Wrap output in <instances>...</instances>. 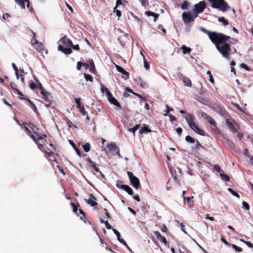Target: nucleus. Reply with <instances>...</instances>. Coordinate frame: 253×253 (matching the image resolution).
<instances>
[{
    "label": "nucleus",
    "instance_id": "obj_1",
    "mask_svg": "<svg viewBox=\"0 0 253 253\" xmlns=\"http://www.w3.org/2000/svg\"><path fill=\"white\" fill-rule=\"evenodd\" d=\"M200 30L208 35L211 41L215 45L216 49L222 56L228 59L231 53L229 41L230 37L221 33L210 32L203 27L200 28Z\"/></svg>",
    "mask_w": 253,
    "mask_h": 253
},
{
    "label": "nucleus",
    "instance_id": "obj_2",
    "mask_svg": "<svg viewBox=\"0 0 253 253\" xmlns=\"http://www.w3.org/2000/svg\"><path fill=\"white\" fill-rule=\"evenodd\" d=\"M183 117L186 120L189 126L194 132L199 135H205L204 131L200 128L195 123V118L194 115L188 113L186 114Z\"/></svg>",
    "mask_w": 253,
    "mask_h": 253
},
{
    "label": "nucleus",
    "instance_id": "obj_3",
    "mask_svg": "<svg viewBox=\"0 0 253 253\" xmlns=\"http://www.w3.org/2000/svg\"><path fill=\"white\" fill-rule=\"evenodd\" d=\"M211 3L212 7L218 9L222 12L226 11L230 7L224 0H209Z\"/></svg>",
    "mask_w": 253,
    "mask_h": 253
},
{
    "label": "nucleus",
    "instance_id": "obj_4",
    "mask_svg": "<svg viewBox=\"0 0 253 253\" xmlns=\"http://www.w3.org/2000/svg\"><path fill=\"white\" fill-rule=\"evenodd\" d=\"M197 14L194 11L184 12L182 15L183 20L186 25L193 22L197 17Z\"/></svg>",
    "mask_w": 253,
    "mask_h": 253
},
{
    "label": "nucleus",
    "instance_id": "obj_5",
    "mask_svg": "<svg viewBox=\"0 0 253 253\" xmlns=\"http://www.w3.org/2000/svg\"><path fill=\"white\" fill-rule=\"evenodd\" d=\"M31 137L34 140V141L38 144V147L40 149H41V147H42L45 143L44 142L42 141L41 142H39L40 140H42L43 138L46 137L45 134H36V135L31 134Z\"/></svg>",
    "mask_w": 253,
    "mask_h": 253
},
{
    "label": "nucleus",
    "instance_id": "obj_6",
    "mask_svg": "<svg viewBox=\"0 0 253 253\" xmlns=\"http://www.w3.org/2000/svg\"><path fill=\"white\" fill-rule=\"evenodd\" d=\"M226 124L229 129L232 132L237 131L239 126L238 124L231 118H227L226 119Z\"/></svg>",
    "mask_w": 253,
    "mask_h": 253
},
{
    "label": "nucleus",
    "instance_id": "obj_7",
    "mask_svg": "<svg viewBox=\"0 0 253 253\" xmlns=\"http://www.w3.org/2000/svg\"><path fill=\"white\" fill-rule=\"evenodd\" d=\"M127 173L129 177L130 181L133 187L135 189L139 188L140 183L138 178L135 176L133 173L130 171H127Z\"/></svg>",
    "mask_w": 253,
    "mask_h": 253
},
{
    "label": "nucleus",
    "instance_id": "obj_8",
    "mask_svg": "<svg viewBox=\"0 0 253 253\" xmlns=\"http://www.w3.org/2000/svg\"><path fill=\"white\" fill-rule=\"evenodd\" d=\"M107 147L108 148L109 151L112 155H118L119 158L121 157L120 154H119V149L117 147L115 143H111L108 144L107 146Z\"/></svg>",
    "mask_w": 253,
    "mask_h": 253
},
{
    "label": "nucleus",
    "instance_id": "obj_9",
    "mask_svg": "<svg viewBox=\"0 0 253 253\" xmlns=\"http://www.w3.org/2000/svg\"><path fill=\"white\" fill-rule=\"evenodd\" d=\"M206 3L204 1H201L198 3L194 5V12L197 13H200L203 11L206 8Z\"/></svg>",
    "mask_w": 253,
    "mask_h": 253
},
{
    "label": "nucleus",
    "instance_id": "obj_10",
    "mask_svg": "<svg viewBox=\"0 0 253 253\" xmlns=\"http://www.w3.org/2000/svg\"><path fill=\"white\" fill-rule=\"evenodd\" d=\"M152 236L154 240H157L164 243L165 245H167L168 242L166 239L164 237L162 236L159 231H154L153 233Z\"/></svg>",
    "mask_w": 253,
    "mask_h": 253
},
{
    "label": "nucleus",
    "instance_id": "obj_11",
    "mask_svg": "<svg viewBox=\"0 0 253 253\" xmlns=\"http://www.w3.org/2000/svg\"><path fill=\"white\" fill-rule=\"evenodd\" d=\"M194 192L193 191L192 192V191H183L182 196L184 201L189 202L194 198Z\"/></svg>",
    "mask_w": 253,
    "mask_h": 253
},
{
    "label": "nucleus",
    "instance_id": "obj_12",
    "mask_svg": "<svg viewBox=\"0 0 253 253\" xmlns=\"http://www.w3.org/2000/svg\"><path fill=\"white\" fill-rule=\"evenodd\" d=\"M58 43H59V44L62 43L68 47H71V46L73 45L72 41L70 39L66 38L65 37L61 39V40L58 42Z\"/></svg>",
    "mask_w": 253,
    "mask_h": 253
},
{
    "label": "nucleus",
    "instance_id": "obj_13",
    "mask_svg": "<svg viewBox=\"0 0 253 253\" xmlns=\"http://www.w3.org/2000/svg\"><path fill=\"white\" fill-rule=\"evenodd\" d=\"M107 98L109 102L116 106H119V103L118 101L113 96L112 93H108L107 95Z\"/></svg>",
    "mask_w": 253,
    "mask_h": 253
},
{
    "label": "nucleus",
    "instance_id": "obj_14",
    "mask_svg": "<svg viewBox=\"0 0 253 253\" xmlns=\"http://www.w3.org/2000/svg\"><path fill=\"white\" fill-rule=\"evenodd\" d=\"M33 47L39 52L42 53L43 51H45L46 54L47 53V51L46 49H44L43 45L42 43L38 42V44H35L33 45Z\"/></svg>",
    "mask_w": 253,
    "mask_h": 253
},
{
    "label": "nucleus",
    "instance_id": "obj_15",
    "mask_svg": "<svg viewBox=\"0 0 253 253\" xmlns=\"http://www.w3.org/2000/svg\"><path fill=\"white\" fill-rule=\"evenodd\" d=\"M112 230L114 234L117 236L118 241L125 246H127L126 242L123 238H121L120 233L115 229L113 228Z\"/></svg>",
    "mask_w": 253,
    "mask_h": 253
},
{
    "label": "nucleus",
    "instance_id": "obj_16",
    "mask_svg": "<svg viewBox=\"0 0 253 253\" xmlns=\"http://www.w3.org/2000/svg\"><path fill=\"white\" fill-rule=\"evenodd\" d=\"M58 49L59 51H61L63 52L66 55L70 54L72 52L71 49L69 48H64L63 46L61 45V44H59L58 46Z\"/></svg>",
    "mask_w": 253,
    "mask_h": 253
},
{
    "label": "nucleus",
    "instance_id": "obj_17",
    "mask_svg": "<svg viewBox=\"0 0 253 253\" xmlns=\"http://www.w3.org/2000/svg\"><path fill=\"white\" fill-rule=\"evenodd\" d=\"M145 14L146 15H147V16H153L154 18V22H156V21L159 16V14H156V13H155L152 12L150 11H145Z\"/></svg>",
    "mask_w": 253,
    "mask_h": 253
},
{
    "label": "nucleus",
    "instance_id": "obj_18",
    "mask_svg": "<svg viewBox=\"0 0 253 253\" xmlns=\"http://www.w3.org/2000/svg\"><path fill=\"white\" fill-rule=\"evenodd\" d=\"M207 120L211 125L215 127V130L217 132H219V129L216 127V124L215 121L211 116L208 118V119Z\"/></svg>",
    "mask_w": 253,
    "mask_h": 253
},
{
    "label": "nucleus",
    "instance_id": "obj_19",
    "mask_svg": "<svg viewBox=\"0 0 253 253\" xmlns=\"http://www.w3.org/2000/svg\"><path fill=\"white\" fill-rule=\"evenodd\" d=\"M181 49L182 50L183 54L189 53L191 51V49L190 47H187L184 45H182Z\"/></svg>",
    "mask_w": 253,
    "mask_h": 253
},
{
    "label": "nucleus",
    "instance_id": "obj_20",
    "mask_svg": "<svg viewBox=\"0 0 253 253\" xmlns=\"http://www.w3.org/2000/svg\"><path fill=\"white\" fill-rule=\"evenodd\" d=\"M117 186L118 188H121L122 190H132L128 185L122 184L121 183H117Z\"/></svg>",
    "mask_w": 253,
    "mask_h": 253
},
{
    "label": "nucleus",
    "instance_id": "obj_21",
    "mask_svg": "<svg viewBox=\"0 0 253 253\" xmlns=\"http://www.w3.org/2000/svg\"><path fill=\"white\" fill-rule=\"evenodd\" d=\"M140 54L143 57V61H144V67L146 70H148L150 68L149 64L146 60L144 54L140 51Z\"/></svg>",
    "mask_w": 253,
    "mask_h": 253
},
{
    "label": "nucleus",
    "instance_id": "obj_22",
    "mask_svg": "<svg viewBox=\"0 0 253 253\" xmlns=\"http://www.w3.org/2000/svg\"><path fill=\"white\" fill-rule=\"evenodd\" d=\"M151 132V130L147 127L146 126H144L143 127L140 128L139 130V133L141 134H143V133L146 132Z\"/></svg>",
    "mask_w": 253,
    "mask_h": 253
},
{
    "label": "nucleus",
    "instance_id": "obj_23",
    "mask_svg": "<svg viewBox=\"0 0 253 253\" xmlns=\"http://www.w3.org/2000/svg\"><path fill=\"white\" fill-rule=\"evenodd\" d=\"M183 82L185 86L190 87L191 86V81L187 78L184 77L183 78Z\"/></svg>",
    "mask_w": 253,
    "mask_h": 253
},
{
    "label": "nucleus",
    "instance_id": "obj_24",
    "mask_svg": "<svg viewBox=\"0 0 253 253\" xmlns=\"http://www.w3.org/2000/svg\"><path fill=\"white\" fill-rule=\"evenodd\" d=\"M86 202L92 207L97 206V203L93 201L92 199H85Z\"/></svg>",
    "mask_w": 253,
    "mask_h": 253
},
{
    "label": "nucleus",
    "instance_id": "obj_25",
    "mask_svg": "<svg viewBox=\"0 0 253 253\" xmlns=\"http://www.w3.org/2000/svg\"><path fill=\"white\" fill-rule=\"evenodd\" d=\"M79 111H80V112L84 116H86V119L87 120L89 119V117H88V116L87 115L85 110V109L84 108V106H82L81 107H80V108H79Z\"/></svg>",
    "mask_w": 253,
    "mask_h": 253
},
{
    "label": "nucleus",
    "instance_id": "obj_26",
    "mask_svg": "<svg viewBox=\"0 0 253 253\" xmlns=\"http://www.w3.org/2000/svg\"><path fill=\"white\" fill-rule=\"evenodd\" d=\"M218 21L222 23L224 26H227L228 25V22L224 17H219Z\"/></svg>",
    "mask_w": 253,
    "mask_h": 253
},
{
    "label": "nucleus",
    "instance_id": "obj_27",
    "mask_svg": "<svg viewBox=\"0 0 253 253\" xmlns=\"http://www.w3.org/2000/svg\"><path fill=\"white\" fill-rule=\"evenodd\" d=\"M32 33H33V38H32V40H31V44L33 46L35 44H37L39 41L36 38V34L33 32H32Z\"/></svg>",
    "mask_w": 253,
    "mask_h": 253
},
{
    "label": "nucleus",
    "instance_id": "obj_28",
    "mask_svg": "<svg viewBox=\"0 0 253 253\" xmlns=\"http://www.w3.org/2000/svg\"><path fill=\"white\" fill-rule=\"evenodd\" d=\"M84 77L86 81H90V82H92L93 78L91 75L85 73L84 74Z\"/></svg>",
    "mask_w": 253,
    "mask_h": 253
},
{
    "label": "nucleus",
    "instance_id": "obj_29",
    "mask_svg": "<svg viewBox=\"0 0 253 253\" xmlns=\"http://www.w3.org/2000/svg\"><path fill=\"white\" fill-rule=\"evenodd\" d=\"M139 127L140 125H136L133 128H129L128 130L130 132H132L133 133H134Z\"/></svg>",
    "mask_w": 253,
    "mask_h": 253
},
{
    "label": "nucleus",
    "instance_id": "obj_30",
    "mask_svg": "<svg viewBox=\"0 0 253 253\" xmlns=\"http://www.w3.org/2000/svg\"><path fill=\"white\" fill-rule=\"evenodd\" d=\"M101 90L103 93L105 92L106 96L108 95V93H110V91L108 89V88L103 84H101Z\"/></svg>",
    "mask_w": 253,
    "mask_h": 253
},
{
    "label": "nucleus",
    "instance_id": "obj_31",
    "mask_svg": "<svg viewBox=\"0 0 253 253\" xmlns=\"http://www.w3.org/2000/svg\"><path fill=\"white\" fill-rule=\"evenodd\" d=\"M83 148L85 152H87L90 150V145L89 143H86L83 145Z\"/></svg>",
    "mask_w": 253,
    "mask_h": 253
},
{
    "label": "nucleus",
    "instance_id": "obj_32",
    "mask_svg": "<svg viewBox=\"0 0 253 253\" xmlns=\"http://www.w3.org/2000/svg\"><path fill=\"white\" fill-rule=\"evenodd\" d=\"M17 3H18L22 8L25 7V3L23 0H14Z\"/></svg>",
    "mask_w": 253,
    "mask_h": 253
},
{
    "label": "nucleus",
    "instance_id": "obj_33",
    "mask_svg": "<svg viewBox=\"0 0 253 253\" xmlns=\"http://www.w3.org/2000/svg\"><path fill=\"white\" fill-rule=\"evenodd\" d=\"M195 142H196V145L194 147V149L198 150L202 148V146L200 144V143L198 140H196Z\"/></svg>",
    "mask_w": 253,
    "mask_h": 253
},
{
    "label": "nucleus",
    "instance_id": "obj_34",
    "mask_svg": "<svg viewBox=\"0 0 253 253\" xmlns=\"http://www.w3.org/2000/svg\"><path fill=\"white\" fill-rule=\"evenodd\" d=\"M89 71L90 72H91V73H94L95 72V66H94V65L93 63V62H91L90 63V66H89Z\"/></svg>",
    "mask_w": 253,
    "mask_h": 253
},
{
    "label": "nucleus",
    "instance_id": "obj_35",
    "mask_svg": "<svg viewBox=\"0 0 253 253\" xmlns=\"http://www.w3.org/2000/svg\"><path fill=\"white\" fill-rule=\"evenodd\" d=\"M231 246L236 252H242L243 251L241 248L239 247L234 244H231Z\"/></svg>",
    "mask_w": 253,
    "mask_h": 253
},
{
    "label": "nucleus",
    "instance_id": "obj_36",
    "mask_svg": "<svg viewBox=\"0 0 253 253\" xmlns=\"http://www.w3.org/2000/svg\"><path fill=\"white\" fill-rule=\"evenodd\" d=\"M188 6V2L187 1H184L181 5V8L182 9H187Z\"/></svg>",
    "mask_w": 253,
    "mask_h": 253
},
{
    "label": "nucleus",
    "instance_id": "obj_37",
    "mask_svg": "<svg viewBox=\"0 0 253 253\" xmlns=\"http://www.w3.org/2000/svg\"><path fill=\"white\" fill-rule=\"evenodd\" d=\"M185 140L186 141H187L189 143H195V142L196 141L195 139H194L193 138H192L190 136H186Z\"/></svg>",
    "mask_w": 253,
    "mask_h": 253
},
{
    "label": "nucleus",
    "instance_id": "obj_38",
    "mask_svg": "<svg viewBox=\"0 0 253 253\" xmlns=\"http://www.w3.org/2000/svg\"><path fill=\"white\" fill-rule=\"evenodd\" d=\"M199 113L201 115L202 117L203 118L207 120L208 118L210 117L209 115H208L207 113L203 112L202 111H199Z\"/></svg>",
    "mask_w": 253,
    "mask_h": 253
},
{
    "label": "nucleus",
    "instance_id": "obj_39",
    "mask_svg": "<svg viewBox=\"0 0 253 253\" xmlns=\"http://www.w3.org/2000/svg\"><path fill=\"white\" fill-rule=\"evenodd\" d=\"M242 208L246 210H249L250 209V206L249 204L246 202L245 201L243 202Z\"/></svg>",
    "mask_w": 253,
    "mask_h": 253
},
{
    "label": "nucleus",
    "instance_id": "obj_40",
    "mask_svg": "<svg viewBox=\"0 0 253 253\" xmlns=\"http://www.w3.org/2000/svg\"><path fill=\"white\" fill-rule=\"evenodd\" d=\"M220 175L222 180L225 181H228L229 180V177L228 176L222 173H220Z\"/></svg>",
    "mask_w": 253,
    "mask_h": 253
},
{
    "label": "nucleus",
    "instance_id": "obj_41",
    "mask_svg": "<svg viewBox=\"0 0 253 253\" xmlns=\"http://www.w3.org/2000/svg\"><path fill=\"white\" fill-rule=\"evenodd\" d=\"M75 102L77 104V108L79 109L80 107H82L81 105V98H75Z\"/></svg>",
    "mask_w": 253,
    "mask_h": 253
},
{
    "label": "nucleus",
    "instance_id": "obj_42",
    "mask_svg": "<svg viewBox=\"0 0 253 253\" xmlns=\"http://www.w3.org/2000/svg\"><path fill=\"white\" fill-rule=\"evenodd\" d=\"M122 74V77L125 79V80H126L128 78H129V74L128 73L126 72V71H125L124 72H122L121 73Z\"/></svg>",
    "mask_w": 253,
    "mask_h": 253
},
{
    "label": "nucleus",
    "instance_id": "obj_43",
    "mask_svg": "<svg viewBox=\"0 0 253 253\" xmlns=\"http://www.w3.org/2000/svg\"><path fill=\"white\" fill-rule=\"evenodd\" d=\"M122 74V77L125 79V80H126L128 78H129V74L128 73L126 72V71H125L124 72H122L121 73Z\"/></svg>",
    "mask_w": 253,
    "mask_h": 253
},
{
    "label": "nucleus",
    "instance_id": "obj_44",
    "mask_svg": "<svg viewBox=\"0 0 253 253\" xmlns=\"http://www.w3.org/2000/svg\"><path fill=\"white\" fill-rule=\"evenodd\" d=\"M241 241L244 243H245L249 248H253V244L250 242L245 241L242 239H241Z\"/></svg>",
    "mask_w": 253,
    "mask_h": 253
},
{
    "label": "nucleus",
    "instance_id": "obj_45",
    "mask_svg": "<svg viewBox=\"0 0 253 253\" xmlns=\"http://www.w3.org/2000/svg\"><path fill=\"white\" fill-rule=\"evenodd\" d=\"M115 66H116L117 70L118 72H119L120 73H122V72H125V70L122 67H121V66H119L118 65H116Z\"/></svg>",
    "mask_w": 253,
    "mask_h": 253
},
{
    "label": "nucleus",
    "instance_id": "obj_46",
    "mask_svg": "<svg viewBox=\"0 0 253 253\" xmlns=\"http://www.w3.org/2000/svg\"><path fill=\"white\" fill-rule=\"evenodd\" d=\"M71 206L73 208V211L74 212H77L78 211V207L75 205V204L73 202H71L70 203Z\"/></svg>",
    "mask_w": 253,
    "mask_h": 253
},
{
    "label": "nucleus",
    "instance_id": "obj_47",
    "mask_svg": "<svg viewBox=\"0 0 253 253\" xmlns=\"http://www.w3.org/2000/svg\"><path fill=\"white\" fill-rule=\"evenodd\" d=\"M29 127L31 128H32L33 129V131L34 132V133H35V135H36V134H37V133L35 131L38 129L37 127H36L35 126H34L32 124H29Z\"/></svg>",
    "mask_w": 253,
    "mask_h": 253
},
{
    "label": "nucleus",
    "instance_id": "obj_48",
    "mask_svg": "<svg viewBox=\"0 0 253 253\" xmlns=\"http://www.w3.org/2000/svg\"><path fill=\"white\" fill-rule=\"evenodd\" d=\"M248 152V150L247 149H245V150H244V153L248 158H249L250 159L251 161L253 162V157L248 155V154H247Z\"/></svg>",
    "mask_w": 253,
    "mask_h": 253
},
{
    "label": "nucleus",
    "instance_id": "obj_49",
    "mask_svg": "<svg viewBox=\"0 0 253 253\" xmlns=\"http://www.w3.org/2000/svg\"><path fill=\"white\" fill-rule=\"evenodd\" d=\"M240 67L243 69H245L246 70L248 71H250V69L244 63H242L240 65Z\"/></svg>",
    "mask_w": 253,
    "mask_h": 253
},
{
    "label": "nucleus",
    "instance_id": "obj_50",
    "mask_svg": "<svg viewBox=\"0 0 253 253\" xmlns=\"http://www.w3.org/2000/svg\"><path fill=\"white\" fill-rule=\"evenodd\" d=\"M161 230L163 232H167L168 229L166 225L164 224L161 227Z\"/></svg>",
    "mask_w": 253,
    "mask_h": 253
},
{
    "label": "nucleus",
    "instance_id": "obj_51",
    "mask_svg": "<svg viewBox=\"0 0 253 253\" xmlns=\"http://www.w3.org/2000/svg\"><path fill=\"white\" fill-rule=\"evenodd\" d=\"M221 241L227 246H230V244L226 240V239L222 236L221 238Z\"/></svg>",
    "mask_w": 253,
    "mask_h": 253
},
{
    "label": "nucleus",
    "instance_id": "obj_52",
    "mask_svg": "<svg viewBox=\"0 0 253 253\" xmlns=\"http://www.w3.org/2000/svg\"><path fill=\"white\" fill-rule=\"evenodd\" d=\"M29 87L31 89L34 90L37 87V86L34 83H31Z\"/></svg>",
    "mask_w": 253,
    "mask_h": 253
},
{
    "label": "nucleus",
    "instance_id": "obj_53",
    "mask_svg": "<svg viewBox=\"0 0 253 253\" xmlns=\"http://www.w3.org/2000/svg\"><path fill=\"white\" fill-rule=\"evenodd\" d=\"M139 1L141 2V4L143 6H145L148 3L147 0H139Z\"/></svg>",
    "mask_w": 253,
    "mask_h": 253
},
{
    "label": "nucleus",
    "instance_id": "obj_54",
    "mask_svg": "<svg viewBox=\"0 0 253 253\" xmlns=\"http://www.w3.org/2000/svg\"><path fill=\"white\" fill-rule=\"evenodd\" d=\"M122 4V0H117L116 1V6L114 7V9H116V7L117 6H119V5H121Z\"/></svg>",
    "mask_w": 253,
    "mask_h": 253
},
{
    "label": "nucleus",
    "instance_id": "obj_55",
    "mask_svg": "<svg viewBox=\"0 0 253 253\" xmlns=\"http://www.w3.org/2000/svg\"><path fill=\"white\" fill-rule=\"evenodd\" d=\"M83 66V63L81 62H78L77 65V69L78 70H81V67Z\"/></svg>",
    "mask_w": 253,
    "mask_h": 253
},
{
    "label": "nucleus",
    "instance_id": "obj_56",
    "mask_svg": "<svg viewBox=\"0 0 253 253\" xmlns=\"http://www.w3.org/2000/svg\"><path fill=\"white\" fill-rule=\"evenodd\" d=\"M49 94L48 93L46 95H45V96H43V99H44V101H47V102H50V101L49 100Z\"/></svg>",
    "mask_w": 253,
    "mask_h": 253
},
{
    "label": "nucleus",
    "instance_id": "obj_57",
    "mask_svg": "<svg viewBox=\"0 0 253 253\" xmlns=\"http://www.w3.org/2000/svg\"><path fill=\"white\" fill-rule=\"evenodd\" d=\"M206 218L207 219H209V220H210L211 221H214V217H211V216H210L209 214H206Z\"/></svg>",
    "mask_w": 253,
    "mask_h": 253
},
{
    "label": "nucleus",
    "instance_id": "obj_58",
    "mask_svg": "<svg viewBox=\"0 0 253 253\" xmlns=\"http://www.w3.org/2000/svg\"><path fill=\"white\" fill-rule=\"evenodd\" d=\"M105 224L107 229H111L112 228L111 225L108 223L107 221H106Z\"/></svg>",
    "mask_w": 253,
    "mask_h": 253
},
{
    "label": "nucleus",
    "instance_id": "obj_59",
    "mask_svg": "<svg viewBox=\"0 0 253 253\" xmlns=\"http://www.w3.org/2000/svg\"><path fill=\"white\" fill-rule=\"evenodd\" d=\"M71 47H72L73 49L76 50H78L80 49L79 46L78 44H76V45L73 44V45H72Z\"/></svg>",
    "mask_w": 253,
    "mask_h": 253
},
{
    "label": "nucleus",
    "instance_id": "obj_60",
    "mask_svg": "<svg viewBox=\"0 0 253 253\" xmlns=\"http://www.w3.org/2000/svg\"><path fill=\"white\" fill-rule=\"evenodd\" d=\"M92 167L93 168V169H94V170L96 172H99V169L97 168L96 167V165H95V164H93L92 165H91Z\"/></svg>",
    "mask_w": 253,
    "mask_h": 253
},
{
    "label": "nucleus",
    "instance_id": "obj_61",
    "mask_svg": "<svg viewBox=\"0 0 253 253\" xmlns=\"http://www.w3.org/2000/svg\"><path fill=\"white\" fill-rule=\"evenodd\" d=\"M169 117L170 120V121L172 122H173V121H175L176 120V118L175 117L172 115H169Z\"/></svg>",
    "mask_w": 253,
    "mask_h": 253
},
{
    "label": "nucleus",
    "instance_id": "obj_62",
    "mask_svg": "<svg viewBox=\"0 0 253 253\" xmlns=\"http://www.w3.org/2000/svg\"><path fill=\"white\" fill-rule=\"evenodd\" d=\"M176 131L178 134H179V135H180V134L182 131V129L181 127H178L176 128Z\"/></svg>",
    "mask_w": 253,
    "mask_h": 253
},
{
    "label": "nucleus",
    "instance_id": "obj_63",
    "mask_svg": "<svg viewBox=\"0 0 253 253\" xmlns=\"http://www.w3.org/2000/svg\"><path fill=\"white\" fill-rule=\"evenodd\" d=\"M233 195L239 198V195L235 191H229Z\"/></svg>",
    "mask_w": 253,
    "mask_h": 253
},
{
    "label": "nucleus",
    "instance_id": "obj_64",
    "mask_svg": "<svg viewBox=\"0 0 253 253\" xmlns=\"http://www.w3.org/2000/svg\"><path fill=\"white\" fill-rule=\"evenodd\" d=\"M166 108L167 109V113H169L170 111H172L173 109L169 107L168 105L166 106Z\"/></svg>",
    "mask_w": 253,
    "mask_h": 253
}]
</instances>
